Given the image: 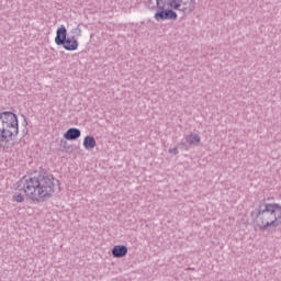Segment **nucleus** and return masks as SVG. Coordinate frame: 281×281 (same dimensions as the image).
<instances>
[{"mask_svg":"<svg viewBox=\"0 0 281 281\" xmlns=\"http://www.w3.org/2000/svg\"><path fill=\"white\" fill-rule=\"evenodd\" d=\"M169 153H170L171 155H179V149H177V147L170 148V149H169Z\"/></svg>","mask_w":281,"mask_h":281,"instance_id":"15","label":"nucleus"},{"mask_svg":"<svg viewBox=\"0 0 281 281\" xmlns=\"http://www.w3.org/2000/svg\"><path fill=\"white\" fill-rule=\"evenodd\" d=\"M250 218L260 232H266L269 227H280L281 205L262 202L250 212Z\"/></svg>","mask_w":281,"mask_h":281,"instance_id":"2","label":"nucleus"},{"mask_svg":"<svg viewBox=\"0 0 281 281\" xmlns=\"http://www.w3.org/2000/svg\"><path fill=\"white\" fill-rule=\"evenodd\" d=\"M181 146H186V144L181 143Z\"/></svg>","mask_w":281,"mask_h":281,"instance_id":"18","label":"nucleus"},{"mask_svg":"<svg viewBox=\"0 0 281 281\" xmlns=\"http://www.w3.org/2000/svg\"><path fill=\"white\" fill-rule=\"evenodd\" d=\"M81 135V132L79 128L70 127L67 130V132L64 134L65 139H68V142H74L78 139Z\"/></svg>","mask_w":281,"mask_h":281,"instance_id":"8","label":"nucleus"},{"mask_svg":"<svg viewBox=\"0 0 281 281\" xmlns=\"http://www.w3.org/2000/svg\"><path fill=\"white\" fill-rule=\"evenodd\" d=\"M12 201H14L15 203H23V201H25V198L21 192H15L12 196Z\"/></svg>","mask_w":281,"mask_h":281,"instance_id":"13","label":"nucleus"},{"mask_svg":"<svg viewBox=\"0 0 281 281\" xmlns=\"http://www.w3.org/2000/svg\"><path fill=\"white\" fill-rule=\"evenodd\" d=\"M189 271H194V268H188Z\"/></svg>","mask_w":281,"mask_h":281,"instance_id":"16","label":"nucleus"},{"mask_svg":"<svg viewBox=\"0 0 281 281\" xmlns=\"http://www.w3.org/2000/svg\"><path fill=\"white\" fill-rule=\"evenodd\" d=\"M83 147L86 150L95 148V138L93 136H86L83 139Z\"/></svg>","mask_w":281,"mask_h":281,"instance_id":"11","label":"nucleus"},{"mask_svg":"<svg viewBox=\"0 0 281 281\" xmlns=\"http://www.w3.org/2000/svg\"><path fill=\"white\" fill-rule=\"evenodd\" d=\"M72 34H75L76 36H82V31L80 30V27H76L72 30Z\"/></svg>","mask_w":281,"mask_h":281,"instance_id":"14","label":"nucleus"},{"mask_svg":"<svg viewBox=\"0 0 281 281\" xmlns=\"http://www.w3.org/2000/svg\"><path fill=\"white\" fill-rule=\"evenodd\" d=\"M126 254H128V247H126L124 245L114 246L112 249L113 258H124V256H126Z\"/></svg>","mask_w":281,"mask_h":281,"instance_id":"9","label":"nucleus"},{"mask_svg":"<svg viewBox=\"0 0 281 281\" xmlns=\"http://www.w3.org/2000/svg\"><path fill=\"white\" fill-rule=\"evenodd\" d=\"M148 3H153V0H148Z\"/></svg>","mask_w":281,"mask_h":281,"instance_id":"17","label":"nucleus"},{"mask_svg":"<svg viewBox=\"0 0 281 281\" xmlns=\"http://www.w3.org/2000/svg\"><path fill=\"white\" fill-rule=\"evenodd\" d=\"M19 135V128L0 125V144H10Z\"/></svg>","mask_w":281,"mask_h":281,"instance_id":"6","label":"nucleus"},{"mask_svg":"<svg viewBox=\"0 0 281 281\" xmlns=\"http://www.w3.org/2000/svg\"><path fill=\"white\" fill-rule=\"evenodd\" d=\"M0 125L11 128H19V119L13 112L0 111Z\"/></svg>","mask_w":281,"mask_h":281,"instance_id":"5","label":"nucleus"},{"mask_svg":"<svg viewBox=\"0 0 281 281\" xmlns=\"http://www.w3.org/2000/svg\"><path fill=\"white\" fill-rule=\"evenodd\" d=\"M19 183L20 190H23L31 201H47L56 191L54 177L47 175L24 176Z\"/></svg>","mask_w":281,"mask_h":281,"instance_id":"1","label":"nucleus"},{"mask_svg":"<svg viewBox=\"0 0 281 281\" xmlns=\"http://www.w3.org/2000/svg\"><path fill=\"white\" fill-rule=\"evenodd\" d=\"M194 0H190V3L188 4V2H183L181 12L186 13V12H194Z\"/></svg>","mask_w":281,"mask_h":281,"instance_id":"12","label":"nucleus"},{"mask_svg":"<svg viewBox=\"0 0 281 281\" xmlns=\"http://www.w3.org/2000/svg\"><path fill=\"white\" fill-rule=\"evenodd\" d=\"M55 43L56 45H63L64 49H67V52H76V49H78L76 35L67 37V27H65V25H60V27L57 29Z\"/></svg>","mask_w":281,"mask_h":281,"instance_id":"3","label":"nucleus"},{"mask_svg":"<svg viewBox=\"0 0 281 281\" xmlns=\"http://www.w3.org/2000/svg\"><path fill=\"white\" fill-rule=\"evenodd\" d=\"M169 8H173V10H179V12H181V10L183 9L182 4H183V0H156Z\"/></svg>","mask_w":281,"mask_h":281,"instance_id":"7","label":"nucleus"},{"mask_svg":"<svg viewBox=\"0 0 281 281\" xmlns=\"http://www.w3.org/2000/svg\"><path fill=\"white\" fill-rule=\"evenodd\" d=\"M186 142L190 145V146H199V144H201V136H199V134H190L186 136Z\"/></svg>","mask_w":281,"mask_h":281,"instance_id":"10","label":"nucleus"},{"mask_svg":"<svg viewBox=\"0 0 281 281\" xmlns=\"http://www.w3.org/2000/svg\"><path fill=\"white\" fill-rule=\"evenodd\" d=\"M158 11L155 13L154 19L156 21H177L178 15L175 12V8L168 7L162 2L156 1Z\"/></svg>","mask_w":281,"mask_h":281,"instance_id":"4","label":"nucleus"}]
</instances>
